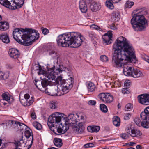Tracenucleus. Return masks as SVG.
Returning a JSON list of instances; mask_svg holds the SVG:
<instances>
[{"label": "nucleus", "mask_w": 149, "mask_h": 149, "mask_svg": "<svg viewBox=\"0 0 149 149\" xmlns=\"http://www.w3.org/2000/svg\"><path fill=\"white\" fill-rule=\"evenodd\" d=\"M110 27L111 29L113 30H116L117 29L116 26L113 24H112L110 26Z\"/></svg>", "instance_id": "4d7b16f0"}, {"label": "nucleus", "mask_w": 149, "mask_h": 149, "mask_svg": "<svg viewBox=\"0 0 149 149\" xmlns=\"http://www.w3.org/2000/svg\"><path fill=\"white\" fill-rule=\"evenodd\" d=\"M149 116V106L146 107L144 110V112H141L140 114V117L145 118L146 116Z\"/></svg>", "instance_id": "2f4dec72"}, {"label": "nucleus", "mask_w": 149, "mask_h": 149, "mask_svg": "<svg viewBox=\"0 0 149 149\" xmlns=\"http://www.w3.org/2000/svg\"><path fill=\"white\" fill-rule=\"evenodd\" d=\"M135 59V60H134L133 58H131L130 60L126 59L123 61H121V63H121L122 64H121V66L119 67L116 66L115 64H113L115 66L118 68L121 67L123 66V71L124 74L126 76H131L133 68L127 66L126 64V63H127V61H130L131 62H133L134 63H136V61H137V59L136 57Z\"/></svg>", "instance_id": "1a4fd4ad"}, {"label": "nucleus", "mask_w": 149, "mask_h": 149, "mask_svg": "<svg viewBox=\"0 0 149 149\" xmlns=\"http://www.w3.org/2000/svg\"><path fill=\"white\" fill-rule=\"evenodd\" d=\"M3 79H7L9 77V75L7 72L4 73L3 72Z\"/></svg>", "instance_id": "5fc2aeb1"}, {"label": "nucleus", "mask_w": 149, "mask_h": 149, "mask_svg": "<svg viewBox=\"0 0 149 149\" xmlns=\"http://www.w3.org/2000/svg\"><path fill=\"white\" fill-rule=\"evenodd\" d=\"M56 79L58 84L57 86H55L51 90L50 95L52 96L63 95L68 93L73 87L74 79L71 77L65 80L63 79L62 75L60 74L55 80H54L55 81Z\"/></svg>", "instance_id": "7ed1b4c3"}, {"label": "nucleus", "mask_w": 149, "mask_h": 149, "mask_svg": "<svg viewBox=\"0 0 149 149\" xmlns=\"http://www.w3.org/2000/svg\"><path fill=\"white\" fill-rule=\"evenodd\" d=\"M87 86L88 91L91 92H93L94 91L96 88L95 85L91 82H88Z\"/></svg>", "instance_id": "a878e982"}, {"label": "nucleus", "mask_w": 149, "mask_h": 149, "mask_svg": "<svg viewBox=\"0 0 149 149\" xmlns=\"http://www.w3.org/2000/svg\"><path fill=\"white\" fill-rule=\"evenodd\" d=\"M101 5L99 3L94 2L90 5V8L93 12H96L101 8Z\"/></svg>", "instance_id": "6ab92c4d"}, {"label": "nucleus", "mask_w": 149, "mask_h": 149, "mask_svg": "<svg viewBox=\"0 0 149 149\" xmlns=\"http://www.w3.org/2000/svg\"><path fill=\"white\" fill-rule=\"evenodd\" d=\"M139 103L144 105L149 104V95L146 94H143L139 95L138 97Z\"/></svg>", "instance_id": "4468645a"}, {"label": "nucleus", "mask_w": 149, "mask_h": 149, "mask_svg": "<svg viewBox=\"0 0 149 149\" xmlns=\"http://www.w3.org/2000/svg\"><path fill=\"white\" fill-rule=\"evenodd\" d=\"M100 60L103 62H106L108 60V57L105 55H102L100 57Z\"/></svg>", "instance_id": "de8ad7c7"}, {"label": "nucleus", "mask_w": 149, "mask_h": 149, "mask_svg": "<svg viewBox=\"0 0 149 149\" xmlns=\"http://www.w3.org/2000/svg\"><path fill=\"white\" fill-rule=\"evenodd\" d=\"M33 68L36 70H38V74H43L46 77L48 78L50 81L51 80H55L56 77L59 74L62 72V70L61 69L59 68H57L56 70H54L53 68H51L49 70L47 71H45L42 70L41 67L39 64L36 65Z\"/></svg>", "instance_id": "423d86ee"}, {"label": "nucleus", "mask_w": 149, "mask_h": 149, "mask_svg": "<svg viewBox=\"0 0 149 149\" xmlns=\"http://www.w3.org/2000/svg\"><path fill=\"white\" fill-rule=\"evenodd\" d=\"M111 1H106L105 4L106 7L108 8L109 9L112 10L114 8V6L113 4L110 2Z\"/></svg>", "instance_id": "4c0bfd02"}, {"label": "nucleus", "mask_w": 149, "mask_h": 149, "mask_svg": "<svg viewBox=\"0 0 149 149\" xmlns=\"http://www.w3.org/2000/svg\"><path fill=\"white\" fill-rule=\"evenodd\" d=\"M131 84V83L130 80H126L125 81L124 86L125 87H128Z\"/></svg>", "instance_id": "09e8293b"}, {"label": "nucleus", "mask_w": 149, "mask_h": 149, "mask_svg": "<svg viewBox=\"0 0 149 149\" xmlns=\"http://www.w3.org/2000/svg\"><path fill=\"white\" fill-rule=\"evenodd\" d=\"M133 108V106L131 103L127 104L125 106V109L126 111H130L132 110Z\"/></svg>", "instance_id": "79ce46f5"}, {"label": "nucleus", "mask_w": 149, "mask_h": 149, "mask_svg": "<svg viewBox=\"0 0 149 149\" xmlns=\"http://www.w3.org/2000/svg\"><path fill=\"white\" fill-rule=\"evenodd\" d=\"M143 74L142 72L138 69H133L131 76L134 77H142Z\"/></svg>", "instance_id": "aec40b11"}, {"label": "nucleus", "mask_w": 149, "mask_h": 149, "mask_svg": "<svg viewBox=\"0 0 149 149\" xmlns=\"http://www.w3.org/2000/svg\"><path fill=\"white\" fill-rule=\"evenodd\" d=\"M41 85L43 88H45L46 89V87L49 84V81L48 79L45 78H43L41 82Z\"/></svg>", "instance_id": "c9c22d12"}, {"label": "nucleus", "mask_w": 149, "mask_h": 149, "mask_svg": "<svg viewBox=\"0 0 149 149\" xmlns=\"http://www.w3.org/2000/svg\"><path fill=\"white\" fill-rule=\"evenodd\" d=\"M55 53V52L54 51H51L49 52V54L50 55H52L54 54Z\"/></svg>", "instance_id": "69168bd1"}, {"label": "nucleus", "mask_w": 149, "mask_h": 149, "mask_svg": "<svg viewBox=\"0 0 149 149\" xmlns=\"http://www.w3.org/2000/svg\"><path fill=\"white\" fill-rule=\"evenodd\" d=\"M134 121L136 124L139 126H142V122L141 120L139 118H136L134 119Z\"/></svg>", "instance_id": "c03bdc74"}, {"label": "nucleus", "mask_w": 149, "mask_h": 149, "mask_svg": "<svg viewBox=\"0 0 149 149\" xmlns=\"http://www.w3.org/2000/svg\"><path fill=\"white\" fill-rule=\"evenodd\" d=\"M79 8L82 13H86L87 11V5L86 2L83 0H81L80 2Z\"/></svg>", "instance_id": "412c9836"}, {"label": "nucleus", "mask_w": 149, "mask_h": 149, "mask_svg": "<svg viewBox=\"0 0 149 149\" xmlns=\"http://www.w3.org/2000/svg\"><path fill=\"white\" fill-rule=\"evenodd\" d=\"M112 18L115 19L114 20L118 21L119 19L120 13L118 12L113 11L112 13Z\"/></svg>", "instance_id": "72a5a7b5"}, {"label": "nucleus", "mask_w": 149, "mask_h": 149, "mask_svg": "<svg viewBox=\"0 0 149 149\" xmlns=\"http://www.w3.org/2000/svg\"><path fill=\"white\" fill-rule=\"evenodd\" d=\"M9 123H11L13 126L15 127H18L19 125L20 127V129L22 131L26 130L24 132L25 136L27 139L30 138V139L28 140V141H30L31 142V144L29 146V147H28V149L30 148L33 142V136L31 130H30L29 129L28 130H26L27 126L22 123L12 120H10Z\"/></svg>", "instance_id": "6e6552de"}, {"label": "nucleus", "mask_w": 149, "mask_h": 149, "mask_svg": "<svg viewBox=\"0 0 149 149\" xmlns=\"http://www.w3.org/2000/svg\"><path fill=\"white\" fill-rule=\"evenodd\" d=\"M131 115L130 113H126L124 117V119L125 120H128L131 117Z\"/></svg>", "instance_id": "8fccbe9b"}, {"label": "nucleus", "mask_w": 149, "mask_h": 149, "mask_svg": "<svg viewBox=\"0 0 149 149\" xmlns=\"http://www.w3.org/2000/svg\"><path fill=\"white\" fill-rule=\"evenodd\" d=\"M142 58L145 61H149V56H147L145 55L142 57Z\"/></svg>", "instance_id": "bf43d9fd"}, {"label": "nucleus", "mask_w": 149, "mask_h": 149, "mask_svg": "<svg viewBox=\"0 0 149 149\" xmlns=\"http://www.w3.org/2000/svg\"><path fill=\"white\" fill-rule=\"evenodd\" d=\"M77 118V116H76V114H70L68 115L67 121L74 131L78 133H82L84 132L85 127L82 122L79 123L77 125L76 123L78 122V119Z\"/></svg>", "instance_id": "0eeeda50"}, {"label": "nucleus", "mask_w": 149, "mask_h": 149, "mask_svg": "<svg viewBox=\"0 0 149 149\" xmlns=\"http://www.w3.org/2000/svg\"><path fill=\"white\" fill-rule=\"evenodd\" d=\"M54 143L55 145L58 147H61L63 144L61 139L59 138H55Z\"/></svg>", "instance_id": "c756f323"}, {"label": "nucleus", "mask_w": 149, "mask_h": 149, "mask_svg": "<svg viewBox=\"0 0 149 149\" xmlns=\"http://www.w3.org/2000/svg\"><path fill=\"white\" fill-rule=\"evenodd\" d=\"M1 24L0 30L5 31L9 28V24L6 22H1Z\"/></svg>", "instance_id": "bb28decb"}, {"label": "nucleus", "mask_w": 149, "mask_h": 149, "mask_svg": "<svg viewBox=\"0 0 149 149\" xmlns=\"http://www.w3.org/2000/svg\"><path fill=\"white\" fill-rule=\"evenodd\" d=\"M88 103L90 105H95L96 102L94 100H90L88 102Z\"/></svg>", "instance_id": "6e6d98bb"}, {"label": "nucleus", "mask_w": 149, "mask_h": 149, "mask_svg": "<svg viewBox=\"0 0 149 149\" xmlns=\"http://www.w3.org/2000/svg\"><path fill=\"white\" fill-rule=\"evenodd\" d=\"M25 32L22 35L21 38L23 41L21 40V44L28 46L31 45V43L38 39L39 37V34L37 31L31 29L26 28Z\"/></svg>", "instance_id": "39448f33"}, {"label": "nucleus", "mask_w": 149, "mask_h": 149, "mask_svg": "<svg viewBox=\"0 0 149 149\" xmlns=\"http://www.w3.org/2000/svg\"><path fill=\"white\" fill-rule=\"evenodd\" d=\"M8 53L10 57L14 59H16L18 58L20 54L19 51L14 48L10 49Z\"/></svg>", "instance_id": "a211bd4d"}, {"label": "nucleus", "mask_w": 149, "mask_h": 149, "mask_svg": "<svg viewBox=\"0 0 149 149\" xmlns=\"http://www.w3.org/2000/svg\"><path fill=\"white\" fill-rule=\"evenodd\" d=\"M50 107L51 109H54L56 108V105L55 103L52 102L50 104Z\"/></svg>", "instance_id": "3c124183"}, {"label": "nucleus", "mask_w": 149, "mask_h": 149, "mask_svg": "<svg viewBox=\"0 0 149 149\" xmlns=\"http://www.w3.org/2000/svg\"><path fill=\"white\" fill-rule=\"evenodd\" d=\"M137 149H141V147L140 145H137L136 146Z\"/></svg>", "instance_id": "0e129e2a"}, {"label": "nucleus", "mask_w": 149, "mask_h": 149, "mask_svg": "<svg viewBox=\"0 0 149 149\" xmlns=\"http://www.w3.org/2000/svg\"><path fill=\"white\" fill-rule=\"evenodd\" d=\"M52 130L53 132L57 135H60L64 133L62 129L61 125H59L57 128H54Z\"/></svg>", "instance_id": "cd10ccee"}, {"label": "nucleus", "mask_w": 149, "mask_h": 149, "mask_svg": "<svg viewBox=\"0 0 149 149\" xmlns=\"http://www.w3.org/2000/svg\"><path fill=\"white\" fill-rule=\"evenodd\" d=\"M3 99L6 101H8L10 100V95L8 93H4L2 95Z\"/></svg>", "instance_id": "e433bc0d"}, {"label": "nucleus", "mask_w": 149, "mask_h": 149, "mask_svg": "<svg viewBox=\"0 0 149 149\" xmlns=\"http://www.w3.org/2000/svg\"><path fill=\"white\" fill-rule=\"evenodd\" d=\"M24 0H10V1L13 3L11 9L15 10L21 7L24 3Z\"/></svg>", "instance_id": "f3484780"}, {"label": "nucleus", "mask_w": 149, "mask_h": 149, "mask_svg": "<svg viewBox=\"0 0 149 149\" xmlns=\"http://www.w3.org/2000/svg\"><path fill=\"white\" fill-rule=\"evenodd\" d=\"M0 39L2 40L3 42L8 43L10 42L9 37L8 34L5 33H2L0 35Z\"/></svg>", "instance_id": "b1692460"}, {"label": "nucleus", "mask_w": 149, "mask_h": 149, "mask_svg": "<svg viewBox=\"0 0 149 149\" xmlns=\"http://www.w3.org/2000/svg\"><path fill=\"white\" fill-rule=\"evenodd\" d=\"M24 99L20 100L21 104L24 106H28L31 105L34 101V98L33 96L30 97V95L28 94L24 95Z\"/></svg>", "instance_id": "f8f14e48"}, {"label": "nucleus", "mask_w": 149, "mask_h": 149, "mask_svg": "<svg viewBox=\"0 0 149 149\" xmlns=\"http://www.w3.org/2000/svg\"><path fill=\"white\" fill-rule=\"evenodd\" d=\"M100 110L103 112L106 113L108 111V109L107 106L104 104H100Z\"/></svg>", "instance_id": "58836bf2"}, {"label": "nucleus", "mask_w": 149, "mask_h": 149, "mask_svg": "<svg viewBox=\"0 0 149 149\" xmlns=\"http://www.w3.org/2000/svg\"><path fill=\"white\" fill-rule=\"evenodd\" d=\"M36 86L37 88H38V89H39L40 90H41V89H40V88L38 87V85L36 84Z\"/></svg>", "instance_id": "338daca9"}, {"label": "nucleus", "mask_w": 149, "mask_h": 149, "mask_svg": "<svg viewBox=\"0 0 149 149\" xmlns=\"http://www.w3.org/2000/svg\"><path fill=\"white\" fill-rule=\"evenodd\" d=\"M84 146L86 148L91 147L93 146L94 145L92 143H88L86 144Z\"/></svg>", "instance_id": "13d9d810"}, {"label": "nucleus", "mask_w": 149, "mask_h": 149, "mask_svg": "<svg viewBox=\"0 0 149 149\" xmlns=\"http://www.w3.org/2000/svg\"><path fill=\"white\" fill-rule=\"evenodd\" d=\"M90 28L92 29H95L100 31H102V29L101 28L95 24L91 25Z\"/></svg>", "instance_id": "37998d69"}, {"label": "nucleus", "mask_w": 149, "mask_h": 149, "mask_svg": "<svg viewBox=\"0 0 149 149\" xmlns=\"http://www.w3.org/2000/svg\"><path fill=\"white\" fill-rule=\"evenodd\" d=\"M134 4V3L133 1H128L126 2L125 6L126 8H129L132 7Z\"/></svg>", "instance_id": "ea45409f"}, {"label": "nucleus", "mask_w": 149, "mask_h": 149, "mask_svg": "<svg viewBox=\"0 0 149 149\" xmlns=\"http://www.w3.org/2000/svg\"><path fill=\"white\" fill-rule=\"evenodd\" d=\"M22 137L20 139L15 140L13 145L15 146V148L14 149H22L26 145V143L23 139Z\"/></svg>", "instance_id": "2eb2a0df"}, {"label": "nucleus", "mask_w": 149, "mask_h": 149, "mask_svg": "<svg viewBox=\"0 0 149 149\" xmlns=\"http://www.w3.org/2000/svg\"><path fill=\"white\" fill-rule=\"evenodd\" d=\"M32 124L33 126H34L36 129L38 130H40L42 128V126L41 124L37 121L34 122Z\"/></svg>", "instance_id": "a19ab883"}, {"label": "nucleus", "mask_w": 149, "mask_h": 149, "mask_svg": "<svg viewBox=\"0 0 149 149\" xmlns=\"http://www.w3.org/2000/svg\"><path fill=\"white\" fill-rule=\"evenodd\" d=\"M130 136L132 137H139L142 134L141 132L138 130L133 129L131 130Z\"/></svg>", "instance_id": "5701e85b"}, {"label": "nucleus", "mask_w": 149, "mask_h": 149, "mask_svg": "<svg viewBox=\"0 0 149 149\" xmlns=\"http://www.w3.org/2000/svg\"><path fill=\"white\" fill-rule=\"evenodd\" d=\"M3 72L1 71H0V79H3Z\"/></svg>", "instance_id": "e2e57ef3"}, {"label": "nucleus", "mask_w": 149, "mask_h": 149, "mask_svg": "<svg viewBox=\"0 0 149 149\" xmlns=\"http://www.w3.org/2000/svg\"><path fill=\"white\" fill-rule=\"evenodd\" d=\"M113 54L112 60L113 64L116 66H121V61L127 59L130 60L131 58L135 59V51L126 39L123 36L117 38L113 46Z\"/></svg>", "instance_id": "f257e3e1"}, {"label": "nucleus", "mask_w": 149, "mask_h": 149, "mask_svg": "<svg viewBox=\"0 0 149 149\" xmlns=\"http://www.w3.org/2000/svg\"><path fill=\"white\" fill-rule=\"evenodd\" d=\"M112 34L111 32H108L102 36L104 42L107 45L110 44L112 40Z\"/></svg>", "instance_id": "dca6fc26"}, {"label": "nucleus", "mask_w": 149, "mask_h": 149, "mask_svg": "<svg viewBox=\"0 0 149 149\" xmlns=\"http://www.w3.org/2000/svg\"><path fill=\"white\" fill-rule=\"evenodd\" d=\"M131 130L129 128H127L126 129V131L127 133L130 136V134H131V133H130Z\"/></svg>", "instance_id": "680f3d73"}, {"label": "nucleus", "mask_w": 149, "mask_h": 149, "mask_svg": "<svg viewBox=\"0 0 149 149\" xmlns=\"http://www.w3.org/2000/svg\"><path fill=\"white\" fill-rule=\"evenodd\" d=\"M100 127L99 126H88L87 127V130L89 132H97L99 130Z\"/></svg>", "instance_id": "393cba45"}, {"label": "nucleus", "mask_w": 149, "mask_h": 149, "mask_svg": "<svg viewBox=\"0 0 149 149\" xmlns=\"http://www.w3.org/2000/svg\"><path fill=\"white\" fill-rule=\"evenodd\" d=\"M146 117L143 118L140 117L141 120H142V126L145 128H148L149 127V116H146Z\"/></svg>", "instance_id": "4be33fe9"}, {"label": "nucleus", "mask_w": 149, "mask_h": 149, "mask_svg": "<svg viewBox=\"0 0 149 149\" xmlns=\"http://www.w3.org/2000/svg\"><path fill=\"white\" fill-rule=\"evenodd\" d=\"M112 88L120 87L121 86V82L118 80H116L113 82L111 83L110 84Z\"/></svg>", "instance_id": "f704fd0d"}, {"label": "nucleus", "mask_w": 149, "mask_h": 149, "mask_svg": "<svg viewBox=\"0 0 149 149\" xmlns=\"http://www.w3.org/2000/svg\"><path fill=\"white\" fill-rule=\"evenodd\" d=\"M25 29L22 28H16L15 29L13 33V35L14 39L18 42H21L20 38L22 35L25 32Z\"/></svg>", "instance_id": "ddd939ff"}, {"label": "nucleus", "mask_w": 149, "mask_h": 149, "mask_svg": "<svg viewBox=\"0 0 149 149\" xmlns=\"http://www.w3.org/2000/svg\"><path fill=\"white\" fill-rule=\"evenodd\" d=\"M113 122L114 125L116 127L120 126V118L117 116H114L113 118Z\"/></svg>", "instance_id": "c85d7f7f"}, {"label": "nucleus", "mask_w": 149, "mask_h": 149, "mask_svg": "<svg viewBox=\"0 0 149 149\" xmlns=\"http://www.w3.org/2000/svg\"><path fill=\"white\" fill-rule=\"evenodd\" d=\"M76 116H77V118H78V120H81L84 122L86 120V115L83 113H78L76 114Z\"/></svg>", "instance_id": "7c9ffc66"}, {"label": "nucleus", "mask_w": 149, "mask_h": 149, "mask_svg": "<svg viewBox=\"0 0 149 149\" xmlns=\"http://www.w3.org/2000/svg\"><path fill=\"white\" fill-rule=\"evenodd\" d=\"M85 40L84 37L79 32H69L58 36L57 39L58 45L63 47L71 45L72 47L80 46Z\"/></svg>", "instance_id": "f03ea898"}, {"label": "nucleus", "mask_w": 149, "mask_h": 149, "mask_svg": "<svg viewBox=\"0 0 149 149\" xmlns=\"http://www.w3.org/2000/svg\"><path fill=\"white\" fill-rule=\"evenodd\" d=\"M136 11L137 13L131 19V23L135 31H141L147 26V21L143 16L147 12L144 8L137 9Z\"/></svg>", "instance_id": "20e7f679"}, {"label": "nucleus", "mask_w": 149, "mask_h": 149, "mask_svg": "<svg viewBox=\"0 0 149 149\" xmlns=\"http://www.w3.org/2000/svg\"><path fill=\"white\" fill-rule=\"evenodd\" d=\"M98 97L103 102L107 104L110 103L113 100V97L108 93H101L98 95Z\"/></svg>", "instance_id": "9b49d317"}, {"label": "nucleus", "mask_w": 149, "mask_h": 149, "mask_svg": "<svg viewBox=\"0 0 149 149\" xmlns=\"http://www.w3.org/2000/svg\"><path fill=\"white\" fill-rule=\"evenodd\" d=\"M31 116L33 119H34L36 118V116L34 111H32L31 112Z\"/></svg>", "instance_id": "864d4df0"}, {"label": "nucleus", "mask_w": 149, "mask_h": 149, "mask_svg": "<svg viewBox=\"0 0 149 149\" xmlns=\"http://www.w3.org/2000/svg\"><path fill=\"white\" fill-rule=\"evenodd\" d=\"M41 29L42 33L44 35H47L49 33V30L47 28L42 27L41 28Z\"/></svg>", "instance_id": "49530a36"}, {"label": "nucleus", "mask_w": 149, "mask_h": 149, "mask_svg": "<svg viewBox=\"0 0 149 149\" xmlns=\"http://www.w3.org/2000/svg\"><path fill=\"white\" fill-rule=\"evenodd\" d=\"M61 126L62 130L63 131V133H65L69 129V126H70L68 123L66 121L65 124L63 125L61 124Z\"/></svg>", "instance_id": "473e14b6"}, {"label": "nucleus", "mask_w": 149, "mask_h": 149, "mask_svg": "<svg viewBox=\"0 0 149 149\" xmlns=\"http://www.w3.org/2000/svg\"><path fill=\"white\" fill-rule=\"evenodd\" d=\"M64 114L59 112H56L50 116L48 119L47 123L50 127H54V124L58 123L61 120V117L63 116Z\"/></svg>", "instance_id": "9d476101"}, {"label": "nucleus", "mask_w": 149, "mask_h": 149, "mask_svg": "<svg viewBox=\"0 0 149 149\" xmlns=\"http://www.w3.org/2000/svg\"><path fill=\"white\" fill-rule=\"evenodd\" d=\"M130 136L125 133H122L120 134V136L123 139H127Z\"/></svg>", "instance_id": "a18cd8bd"}, {"label": "nucleus", "mask_w": 149, "mask_h": 149, "mask_svg": "<svg viewBox=\"0 0 149 149\" xmlns=\"http://www.w3.org/2000/svg\"><path fill=\"white\" fill-rule=\"evenodd\" d=\"M129 92V91L128 89L127 88H123L122 90V93L123 94H125L128 93Z\"/></svg>", "instance_id": "603ef678"}, {"label": "nucleus", "mask_w": 149, "mask_h": 149, "mask_svg": "<svg viewBox=\"0 0 149 149\" xmlns=\"http://www.w3.org/2000/svg\"><path fill=\"white\" fill-rule=\"evenodd\" d=\"M6 68L8 69H12L13 68V65L11 64H8L6 65Z\"/></svg>", "instance_id": "052dcab7"}, {"label": "nucleus", "mask_w": 149, "mask_h": 149, "mask_svg": "<svg viewBox=\"0 0 149 149\" xmlns=\"http://www.w3.org/2000/svg\"><path fill=\"white\" fill-rule=\"evenodd\" d=\"M2 19V16L0 15V21Z\"/></svg>", "instance_id": "774afa93"}]
</instances>
